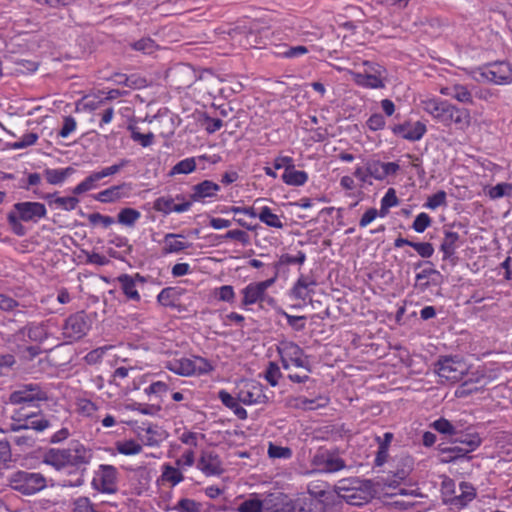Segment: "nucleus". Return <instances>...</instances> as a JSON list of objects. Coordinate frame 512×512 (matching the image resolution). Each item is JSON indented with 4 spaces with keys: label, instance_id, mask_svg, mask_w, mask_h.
<instances>
[{
    "label": "nucleus",
    "instance_id": "nucleus-3",
    "mask_svg": "<svg viewBox=\"0 0 512 512\" xmlns=\"http://www.w3.org/2000/svg\"><path fill=\"white\" fill-rule=\"evenodd\" d=\"M336 494L348 504L360 506L373 497V484L359 478L341 479L335 485Z\"/></svg>",
    "mask_w": 512,
    "mask_h": 512
},
{
    "label": "nucleus",
    "instance_id": "nucleus-56",
    "mask_svg": "<svg viewBox=\"0 0 512 512\" xmlns=\"http://www.w3.org/2000/svg\"><path fill=\"white\" fill-rule=\"evenodd\" d=\"M280 377L281 371L279 366L274 362H269L265 372V379L271 386H276Z\"/></svg>",
    "mask_w": 512,
    "mask_h": 512
},
{
    "label": "nucleus",
    "instance_id": "nucleus-18",
    "mask_svg": "<svg viewBox=\"0 0 512 512\" xmlns=\"http://www.w3.org/2000/svg\"><path fill=\"white\" fill-rule=\"evenodd\" d=\"M426 131V125L421 121H417L414 123L405 122L403 124L395 125L393 127L394 134L399 135L402 138L409 141L420 140L424 136Z\"/></svg>",
    "mask_w": 512,
    "mask_h": 512
},
{
    "label": "nucleus",
    "instance_id": "nucleus-47",
    "mask_svg": "<svg viewBox=\"0 0 512 512\" xmlns=\"http://www.w3.org/2000/svg\"><path fill=\"white\" fill-rule=\"evenodd\" d=\"M268 456L273 459H289L292 457V450L289 447L269 443Z\"/></svg>",
    "mask_w": 512,
    "mask_h": 512
},
{
    "label": "nucleus",
    "instance_id": "nucleus-52",
    "mask_svg": "<svg viewBox=\"0 0 512 512\" xmlns=\"http://www.w3.org/2000/svg\"><path fill=\"white\" fill-rule=\"evenodd\" d=\"M443 453L448 454L446 462L454 461L458 458L465 457L470 451H466V448L461 444H453V446L442 449Z\"/></svg>",
    "mask_w": 512,
    "mask_h": 512
},
{
    "label": "nucleus",
    "instance_id": "nucleus-26",
    "mask_svg": "<svg viewBox=\"0 0 512 512\" xmlns=\"http://www.w3.org/2000/svg\"><path fill=\"white\" fill-rule=\"evenodd\" d=\"M218 398L221 402L229 409H231L234 414L241 420L247 418V411L239 404L238 397H233L230 393L225 390H221L218 393Z\"/></svg>",
    "mask_w": 512,
    "mask_h": 512
},
{
    "label": "nucleus",
    "instance_id": "nucleus-44",
    "mask_svg": "<svg viewBox=\"0 0 512 512\" xmlns=\"http://www.w3.org/2000/svg\"><path fill=\"white\" fill-rule=\"evenodd\" d=\"M238 512H264L263 499L250 497L238 506Z\"/></svg>",
    "mask_w": 512,
    "mask_h": 512
},
{
    "label": "nucleus",
    "instance_id": "nucleus-57",
    "mask_svg": "<svg viewBox=\"0 0 512 512\" xmlns=\"http://www.w3.org/2000/svg\"><path fill=\"white\" fill-rule=\"evenodd\" d=\"M131 46L134 50L147 54L152 53L156 48V44L151 38H142L132 43Z\"/></svg>",
    "mask_w": 512,
    "mask_h": 512
},
{
    "label": "nucleus",
    "instance_id": "nucleus-36",
    "mask_svg": "<svg viewBox=\"0 0 512 512\" xmlns=\"http://www.w3.org/2000/svg\"><path fill=\"white\" fill-rule=\"evenodd\" d=\"M141 213L133 208H123L118 213V222L122 225L133 227L135 223L140 219Z\"/></svg>",
    "mask_w": 512,
    "mask_h": 512
},
{
    "label": "nucleus",
    "instance_id": "nucleus-21",
    "mask_svg": "<svg viewBox=\"0 0 512 512\" xmlns=\"http://www.w3.org/2000/svg\"><path fill=\"white\" fill-rule=\"evenodd\" d=\"M354 82L364 88L381 89L385 87L384 77L380 73L375 72L373 75L361 72H352Z\"/></svg>",
    "mask_w": 512,
    "mask_h": 512
},
{
    "label": "nucleus",
    "instance_id": "nucleus-8",
    "mask_svg": "<svg viewBox=\"0 0 512 512\" xmlns=\"http://www.w3.org/2000/svg\"><path fill=\"white\" fill-rule=\"evenodd\" d=\"M467 370L468 367L464 361L453 357L442 358L435 365V371L442 381L451 383L460 381Z\"/></svg>",
    "mask_w": 512,
    "mask_h": 512
},
{
    "label": "nucleus",
    "instance_id": "nucleus-37",
    "mask_svg": "<svg viewBox=\"0 0 512 512\" xmlns=\"http://www.w3.org/2000/svg\"><path fill=\"white\" fill-rule=\"evenodd\" d=\"M257 217L260 219L261 222H263L269 227L278 229L283 228V223L280 220L279 216L274 214L272 210L267 206L261 209L260 213L257 214Z\"/></svg>",
    "mask_w": 512,
    "mask_h": 512
},
{
    "label": "nucleus",
    "instance_id": "nucleus-14",
    "mask_svg": "<svg viewBox=\"0 0 512 512\" xmlns=\"http://www.w3.org/2000/svg\"><path fill=\"white\" fill-rule=\"evenodd\" d=\"M238 400L245 405L264 404L268 398L262 386L253 381L244 382L239 388Z\"/></svg>",
    "mask_w": 512,
    "mask_h": 512
},
{
    "label": "nucleus",
    "instance_id": "nucleus-19",
    "mask_svg": "<svg viewBox=\"0 0 512 512\" xmlns=\"http://www.w3.org/2000/svg\"><path fill=\"white\" fill-rule=\"evenodd\" d=\"M138 436L143 445L159 447L160 444L166 440L168 434L158 425H149L145 428H140Z\"/></svg>",
    "mask_w": 512,
    "mask_h": 512
},
{
    "label": "nucleus",
    "instance_id": "nucleus-11",
    "mask_svg": "<svg viewBox=\"0 0 512 512\" xmlns=\"http://www.w3.org/2000/svg\"><path fill=\"white\" fill-rule=\"evenodd\" d=\"M67 466L81 468L89 465L94 457L93 450L79 441H72L67 448H63Z\"/></svg>",
    "mask_w": 512,
    "mask_h": 512
},
{
    "label": "nucleus",
    "instance_id": "nucleus-43",
    "mask_svg": "<svg viewBox=\"0 0 512 512\" xmlns=\"http://www.w3.org/2000/svg\"><path fill=\"white\" fill-rule=\"evenodd\" d=\"M17 416L12 417V423L9 424V431L12 432H21L28 430V420L33 418L34 415H22L20 412H17Z\"/></svg>",
    "mask_w": 512,
    "mask_h": 512
},
{
    "label": "nucleus",
    "instance_id": "nucleus-59",
    "mask_svg": "<svg viewBox=\"0 0 512 512\" xmlns=\"http://www.w3.org/2000/svg\"><path fill=\"white\" fill-rule=\"evenodd\" d=\"M431 225V218L427 213H420L416 216L412 228L418 232H424Z\"/></svg>",
    "mask_w": 512,
    "mask_h": 512
},
{
    "label": "nucleus",
    "instance_id": "nucleus-33",
    "mask_svg": "<svg viewBox=\"0 0 512 512\" xmlns=\"http://www.w3.org/2000/svg\"><path fill=\"white\" fill-rule=\"evenodd\" d=\"M73 173L74 169L72 167H67L64 169L47 168L44 170V177L49 184L58 185L63 183L66 178Z\"/></svg>",
    "mask_w": 512,
    "mask_h": 512
},
{
    "label": "nucleus",
    "instance_id": "nucleus-7",
    "mask_svg": "<svg viewBox=\"0 0 512 512\" xmlns=\"http://www.w3.org/2000/svg\"><path fill=\"white\" fill-rule=\"evenodd\" d=\"M277 279V272L274 273L273 277L261 282H254L248 284L241 290L243 296L241 305L246 307L256 303L272 302V298H268L266 290L271 287Z\"/></svg>",
    "mask_w": 512,
    "mask_h": 512
},
{
    "label": "nucleus",
    "instance_id": "nucleus-17",
    "mask_svg": "<svg viewBox=\"0 0 512 512\" xmlns=\"http://www.w3.org/2000/svg\"><path fill=\"white\" fill-rule=\"evenodd\" d=\"M132 192V184L123 182L100 191L95 199L101 203H113L122 198L128 197Z\"/></svg>",
    "mask_w": 512,
    "mask_h": 512
},
{
    "label": "nucleus",
    "instance_id": "nucleus-39",
    "mask_svg": "<svg viewBox=\"0 0 512 512\" xmlns=\"http://www.w3.org/2000/svg\"><path fill=\"white\" fill-rule=\"evenodd\" d=\"M116 450L123 455H136L142 451V445L135 440H125L116 443Z\"/></svg>",
    "mask_w": 512,
    "mask_h": 512
},
{
    "label": "nucleus",
    "instance_id": "nucleus-12",
    "mask_svg": "<svg viewBox=\"0 0 512 512\" xmlns=\"http://www.w3.org/2000/svg\"><path fill=\"white\" fill-rule=\"evenodd\" d=\"M277 350L281 358L289 360L295 367L311 372L308 357L304 354L302 348L296 343L292 341H282L280 342Z\"/></svg>",
    "mask_w": 512,
    "mask_h": 512
},
{
    "label": "nucleus",
    "instance_id": "nucleus-4",
    "mask_svg": "<svg viewBox=\"0 0 512 512\" xmlns=\"http://www.w3.org/2000/svg\"><path fill=\"white\" fill-rule=\"evenodd\" d=\"M48 480L41 472L16 470L8 475V486L23 496H34L47 488Z\"/></svg>",
    "mask_w": 512,
    "mask_h": 512
},
{
    "label": "nucleus",
    "instance_id": "nucleus-25",
    "mask_svg": "<svg viewBox=\"0 0 512 512\" xmlns=\"http://www.w3.org/2000/svg\"><path fill=\"white\" fill-rule=\"evenodd\" d=\"M165 368L181 376L193 375L191 358L171 359L165 362Z\"/></svg>",
    "mask_w": 512,
    "mask_h": 512
},
{
    "label": "nucleus",
    "instance_id": "nucleus-1",
    "mask_svg": "<svg viewBox=\"0 0 512 512\" xmlns=\"http://www.w3.org/2000/svg\"><path fill=\"white\" fill-rule=\"evenodd\" d=\"M421 107L435 120L445 126L455 124L459 129H466L471 122V116L467 109L459 108L448 101L429 98L421 101Z\"/></svg>",
    "mask_w": 512,
    "mask_h": 512
},
{
    "label": "nucleus",
    "instance_id": "nucleus-40",
    "mask_svg": "<svg viewBox=\"0 0 512 512\" xmlns=\"http://www.w3.org/2000/svg\"><path fill=\"white\" fill-rule=\"evenodd\" d=\"M191 360H192L193 375H195V374L203 375V374L210 373L214 370V366L206 358H203L200 356H193L191 358Z\"/></svg>",
    "mask_w": 512,
    "mask_h": 512
},
{
    "label": "nucleus",
    "instance_id": "nucleus-62",
    "mask_svg": "<svg viewBox=\"0 0 512 512\" xmlns=\"http://www.w3.org/2000/svg\"><path fill=\"white\" fill-rule=\"evenodd\" d=\"M12 460L11 448L7 441H0V468H8Z\"/></svg>",
    "mask_w": 512,
    "mask_h": 512
},
{
    "label": "nucleus",
    "instance_id": "nucleus-55",
    "mask_svg": "<svg viewBox=\"0 0 512 512\" xmlns=\"http://www.w3.org/2000/svg\"><path fill=\"white\" fill-rule=\"evenodd\" d=\"M218 300L233 303L235 301L234 288L231 285H223L215 290Z\"/></svg>",
    "mask_w": 512,
    "mask_h": 512
},
{
    "label": "nucleus",
    "instance_id": "nucleus-51",
    "mask_svg": "<svg viewBox=\"0 0 512 512\" xmlns=\"http://www.w3.org/2000/svg\"><path fill=\"white\" fill-rule=\"evenodd\" d=\"M222 240H236L240 242L242 245H248L250 242L249 235L239 229L229 230L224 235L219 236Z\"/></svg>",
    "mask_w": 512,
    "mask_h": 512
},
{
    "label": "nucleus",
    "instance_id": "nucleus-46",
    "mask_svg": "<svg viewBox=\"0 0 512 512\" xmlns=\"http://www.w3.org/2000/svg\"><path fill=\"white\" fill-rule=\"evenodd\" d=\"M398 203L399 201L395 190L393 188H389L384 197L381 199L380 215L385 216L388 212V209L397 206Z\"/></svg>",
    "mask_w": 512,
    "mask_h": 512
},
{
    "label": "nucleus",
    "instance_id": "nucleus-38",
    "mask_svg": "<svg viewBox=\"0 0 512 512\" xmlns=\"http://www.w3.org/2000/svg\"><path fill=\"white\" fill-rule=\"evenodd\" d=\"M306 260V255L303 251H298V253L293 256L290 254H283L281 255L278 262L274 263L273 269L274 273L279 271V268L283 265H292V264H299L302 265Z\"/></svg>",
    "mask_w": 512,
    "mask_h": 512
},
{
    "label": "nucleus",
    "instance_id": "nucleus-6",
    "mask_svg": "<svg viewBox=\"0 0 512 512\" xmlns=\"http://www.w3.org/2000/svg\"><path fill=\"white\" fill-rule=\"evenodd\" d=\"M91 328V321L84 311L71 314L62 326V336L68 343L83 338Z\"/></svg>",
    "mask_w": 512,
    "mask_h": 512
},
{
    "label": "nucleus",
    "instance_id": "nucleus-9",
    "mask_svg": "<svg viewBox=\"0 0 512 512\" xmlns=\"http://www.w3.org/2000/svg\"><path fill=\"white\" fill-rule=\"evenodd\" d=\"M47 399V392L38 383L23 384L9 397L10 403L14 405L46 401Z\"/></svg>",
    "mask_w": 512,
    "mask_h": 512
},
{
    "label": "nucleus",
    "instance_id": "nucleus-13",
    "mask_svg": "<svg viewBox=\"0 0 512 512\" xmlns=\"http://www.w3.org/2000/svg\"><path fill=\"white\" fill-rule=\"evenodd\" d=\"M120 289L128 300L139 302L141 296L138 292V287L146 283V278L139 273L134 275L121 274L117 277Z\"/></svg>",
    "mask_w": 512,
    "mask_h": 512
},
{
    "label": "nucleus",
    "instance_id": "nucleus-22",
    "mask_svg": "<svg viewBox=\"0 0 512 512\" xmlns=\"http://www.w3.org/2000/svg\"><path fill=\"white\" fill-rule=\"evenodd\" d=\"M192 194L191 198L193 201H201L204 198L207 197H214L216 196L217 192L220 191V186L210 180H204L192 188Z\"/></svg>",
    "mask_w": 512,
    "mask_h": 512
},
{
    "label": "nucleus",
    "instance_id": "nucleus-2",
    "mask_svg": "<svg viewBox=\"0 0 512 512\" xmlns=\"http://www.w3.org/2000/svg\"><path fill=\"white\" fill-rule=\"evenodd\" d=\"M47 210L40 202H18L13 205V209L7 214V221L12 232L17 236H24L27 233L22 222L37 223L40 219L46 217Z\"/></svg>",
    "mask_w": 512,
    "mask_h": 512
},
{
    "label": "nucleus",
    "instance_id": "nucleus-32",
    "mask_svg": "<svg viewBox=\"0 0 512 512\" xmlns=\"http://www.w3.org/2000/svg\"><path fill=\"white\" fill-rule=\"evenodd\" d=\"M481 442L482 440L478 433H461L453 440V444H461L466 448V451L470 452L476 450L481 445Z\"/></svg>",
    "mask_w": 512,
    "mask_h": 512
},
{
    "label": "nucleus",
    "instance_id": "nucleus-61",
    "mask_svg": "<svg viewBox=\"0 0 512 512\" xmlns=\"http://www.w3.org/2000/svg\"><path fill=\"white\" fill-rule=\"evenodd\" d=\"M174 293V289L171 287L162 289L157 296L158 303L165 307L174 306Z\"/></svg>",
    "mask_w": 512,
    "mask_h": 512
},
{
    "label": "nucleus",
    "instance_id": "nucleus-41",
    "mask_svg": "<svg viewBox=\"0 0 512 512\" xmlns=\"http://www.w3.org/2000/svg\"><path fill=\"white\" fill-rule=\"evenodd\" d=\"M73 512H100L98 506L94 505L88 497L80 496L72 503Z\"/></svg>",
    "mask_w": 512,
    "mask_h": 512
},
{
    "label": "nucleus",
    "instance_id": "nucleus-45",
    "mask_svg": "<svg viewBox=\"0 0 512 512\" xmlns=\"http://www.w3.org/2000/svg\"><path fill=\"white\" fill-rule=\"evenodd\" d=\"M174 509L177 512H201L202 504L193 499L182 498L177 502Z\"/></svg>",
    "mask_w": 512,
    "mask_h": 512
},
{
    "label": "nucleus",
    "instance_id": "nucleus-48",
    "mask_svg": "<svg viewBox=\"0 0 512 512\" xmlns=\"http://www.w3.org/2000/svg\"><path fill=\"white\" fill-rule=\"evenodd\" d=\"M453 98L464 104H472L473 97L468 88L461 84L453 85Z\"/></svg>",
    "mask_w": 512,
    "mask_h": 512
},
{
    "label": "nucleus",
    "instance_id": "nucleus-24",
    "mask_svg": "<svg viewBox=\"0 0 512 512\" xmlns=\"http://www.w3.org/2000/svg\"><path fill=\"white\" fill-rule=\"evenodd\" d=\"M180 234L168 233L164 237V254L178 253L191 247V243L178 240L182 238Z\"/></svg>",
    "mask_w": 512,
    "mask_h": 512
},
{
    "label": "nucleus",
    "instance_id": "nucleus-10",
    "mask_svg": "<svg viewBox=\"0 0 512 512\" xmlns=\"http://www.w3.org/2000/svg\"><path fill=\"white\" fill-rule=\"evenodd\" d=\"M117 474L114 466L102 464L95 472L92 485L102 493L113 494L117 491Z\"/></svg>",
    "mask_w": 512,
    "mask_h": 512
},
{
    "label": "nucleus",
    "instance_id": "nucleus-20",
    "mask_svg": "<svg viewBox=\"0 0 512 512\" xmlns=\"http://www.w3.org/2000/svg\"><path fill=\"white\" fill-rule=\"evenodd\" d=\"M313 463L319 467L320 471L327 473L340 471L346 466L342 458L329 453L316 454Z\"/></svg>",
    "mask_w": 512,
    "mask_h": 512
},
{
    "label": "nucleus",
    "instance_id": "nucleus-42",
    "mask_svg": "<svg viewBox=\"0 0 512 512\" xmlns=\"http://www.w3.org/2000/svg\"><path fill=\"white\" fill-rule=\"evenodd\" d=\"M432 275H439V272L437 270L433 269V268L423 269L421 272L416 274L415 286L419 290L425 291L430 286L429 278Z\"/></svg>",
    "mask_w": 512,
    "mask_h": 512
},
{
    "label": "nucleus",
    "instance_id": "nucleus-63",
    "mask_svg": "<svg viewBox=\"0 0 512 512\" xmlns=\"http://www.w3.org/2000/svg\"><path fill=\"white\" fill-rule=\"evenodd\" d=\"M411 247L423 258H429L434 253V247L429 242H412Z\"/></svg>",
    "mask_w": 512,
    "mask_h": 512
},
{
    "label": "nucleus",
    "instance_id": "nucleus-28",
    "mask_svg": "<svg viewBox=\"0 0 512 512\" xmlns=\"http://www.w3.org/2000/svg\"><path fill=\"white\" fill-rule=\"evenodd\" d=\"M184 480V475L178 466L174 467L170 464L162 466L161 481L168 483L171 487L178 485Z\"/></svg>",
    "mask_w": 512,
    "mask_h": 512
},
{
    "label": "nucleus",
    "instance_id": "nucleus-64",
    "mask_svg": "<svg viewBox=\"0 0 512 512\" xmlns=\"http://www.w3.org/2000/svg\"><path fill=\"white\" fill-rule=\"evenodd\" d=\"M432 427L442 434H455L454 426L445 418H440L432 423Z\"/></svg>",
    "mask_w": 512,
    "mask_h": 512
},
{
    "label": "nucleus",
    "instance_id": "nucleus-5",
    "mask_svg": "<svg viewBox=\"0 0 512 512\" xmlns=\"http://www.w3.org/2000/svg\"><path fill=\"white\" fill-rule=\"evenodd\" d=\"M477 81H487L496 85L512 83V64L507 61H495L479 67L474 72Z\"/></svg>",
    "mask_w": 512,
    "mask_h": 512
},
{
    "label": "nucleus",
    "instance_id": "nucleus-58",
    "mask_svg": "<svg viewBox=\"0 0 512 512\" xmlns=\"http://www.w3.org/2000/svg\"><path fill=\"white\" fill-rule=\"evenodd\" d=\"M174 200L171 197H159L154 202V209L156 211L169 214L173 212Z\"/></svg>",
    "mask_w": 512,
    "mask_h": 512
},
{
    "label": "nucleus",
    "instance_id": "nucleus-34",
    "mask_svg": "<svg viewBox=\"0 0 512 512\" xmlns=\"http://www.w3.org/2000/svg\"><path fill=\"white\" fill-rule=\"evenodd\" d=\"M282 180L285 184L291 186H302L308 180V174L305 171L295 170V166L292 169H287L282 175Z\"/></svg>",
    "mask_w": 512,
    "mask_h": 512
},
{
    "label": "nucleus",
    "instance_id": "nucleus-49",
    "mask_svg": "<svg viewBox=\"0 0 512 512\" xmlns=\"http://www.w3.org/2000/svg\"><path fill=\"white\" fill-rule=\"evenodd\" d=\"M196 169V162L194 158H186L179 161L171 170V174H188Z\"/></svg>",
    "mask_w": 512,
    "mask_h": 512
},
{
    "label": "nucleus",
    "instance_id": "nucleus-50",
    "mask_svg": "<svg viewBox=\"0 0 512 512\" xmlns=\"http://www.w3.org/2000/svg\"><path fill=\"white\" fill-rule=\"evenodd\" d=\"M512 193V184L510 183H498L491 187L488 191V195L491 199H498L504 196H510Z\"/></svg>",
    "mask_w": 512,
    "mask_h": 512
},
{
    "label": "nucleus",
    "instance_id": "nucleus-53",
    "mask_svg": "<svg viewBox=\"0 0 512 512\" xmlns=\"http://www.w3.org/2000/svg\"><path fill=\"white\" fill-rule=\"evenodd\" d=\"M446 192L443 190L438 191L437 193L428 197L424 207L435 210L440 206L446 205Z\"/></svg>",
    "mask_w": 512,
    "mask_h": 512
},
{
    "label": "nucleus",
    "instance_id": "nucleus-29",
    "mask_svg": "<svg viewBox=\"0 0 512 512\" xmlns=\"http://www.w3.org/2000/svg\"><path fill=\"white\" fill-rule=\"evenodd\" d=\"M103 177L99 171L91 173L87 176L83 181H81L78 185H76L72 192L75 195H81L90 190H93L98 187V182L102 180Z\"/></svg>",
    "mask_w": 512,
    "mask_h": 512
},
{
    "label": "nucleus",
    "instance_id": "nucleus-54",
    "mask_svg": "<svg viewBox=\"0 0 512 512\" xmlns=\"http://www.w3.org/2000/svg\"><path fill=\"white\" fill-rule=\"evenodd\" d=\"M112 346L98 347L86 354L84 360L89 365H94L101 362L106 352L111 349Z\"/></svg>",
    "mask_w": 512,
    "mask_h": 512
},
{
    "label": "nucleus",
    "instance_id": "nucleus-35",
    "mask_svg": "<svg viewBox=\"0 0 512 512\" xmlns=\"http://www.w3.org/2000/svg\"><path fill=\"white\" fill-rule=\"evenodd\" d=\"M109 242L118 248L124 249L122 252H117L113 249H109V255L115 259L124 260L125 255L130 254L132 252V245L128 243V239L126 237L115 236Z\"/></svg>",
    "mask_w": 512,
    "mask_h": 512
},
{
    "label": "nucleus",
    "instance_id": "nucleus-30",
    "mask_svg": "<svg viewBox=\"0 0 512 512\" xmlns=\"http://www.w3.org/2000/svg\"><path fill=\"white\" fill-rule=\"evenodd\" d=\"M27 337L35 342H42L47 338V330L43 323H31L20 330Z\"/></svg>",
    "mask_w": 512,
    "mask_h": 512
},
{
    "label": "nucleus",
    "instance_id": "nucleus-27",
    "mask_svg": "<svg viewBox=\"0 0 512 512\" xmlns=\"http://www.w3.org/2000/svg\"><path fill=\"white\" fill-rule=\"evenodd\" d=\"M55 194H46L43 195L42 198L49 201V204L55 206V208L64 210V211H72L74 210L78 204L79 199L74 196L67 197H55Z\"/></svg>",
    "mask_w": 512,
    "mask_h": 512
},
{
    "label": "nucleus",
    "instance_id": "nucleus-15",
    "mask_svg": "<svg viewBox=\"0 0 512 512\" xmlns=\"http://www.w3.org/2000/svg\"><path fill=\"white\" fill-rule=\"evenodd\" d=\"M264 512H295L292 500L281 492H274L263 498Z\"/></svg>",
    "mask_w": 512,
    "mask_h": 512
},
{
    "label": "nucleus",
    "instance_id": "nucleus-31",
    "mask_svg": "<svg viewBox=\"0 0 512 512\" xmlns=\"http://www.w3.org/2000/svg\"><path fill=\"white\" fill-rule=\"evenodd\" d=\"M459 240V234L452 231H445L444 239L441 243L440 250L443 252V258L448 259L454 255L457 242Z\"/></svg>",
    "mask_w": 512,
    "mask_h": 512
},
{
    "label": "nucleus",
    "instance_id": "nucleus-60",
    "mask_svg": "<svg viewBox=\"0 0 512 512\" xmlns=\"http://www.w3.org/2000/svg\"><path fill=\"white\" fill-rule=\"evenodd\" d=\"M31 415H34V417L28 420V430L33 429L37 432H42L51 426L49 420L43 417L38 418L35 413H32Z\"/></svg>",
    "mask_w": 512,
    "mask_h": 512
},
{
    "label": "nucleus",
    "instance_id": "nucleus-23",
    "mask_svg": "<svg viewBox=\"0 0 512 512\" xmlns=\"http://www.w3.org/2000/svg\"><path fill=\"white\" fill-rule=\"evenodd\" d=\"M42 462L60 471L67 467L66 456L63 448H50L42 458Z\"/></svg>",
    "mask_w": 512,
    "mask_h": 512
},
{
    "label": "nucleus",
    "instance_id": "nucleus-16",
    "mask_svg": "<svg viewBox=\"0 0 512 512\" xmlns=\"http://www.w3.org/2000/svg\"><path fill=\"white\" fill-rule=\"evenodd\" d=\"M197 468L206 476H219L224 472L222 461L214 451H202Z\"/></svg>",
    "mask_w": 512,
    "mask_h": 512
}]
</instances>
